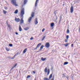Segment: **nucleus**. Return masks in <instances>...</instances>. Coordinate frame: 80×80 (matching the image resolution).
Segmentation results:
<instances>
[{
	"instance_id": "nucleus-1",
	"label": "nucleus",
	"mask_w": 80,
	"mask_h": 80,
	"mask_svg": "<svg viewBox=\"0 0 80 80\" xmlns=\"http://www.w3.org/2000/svg\"><path fill=\"white\" fill-rule=\"evenodd\" d=\"M25 14V9L24 8H22L20 11V17H23V15Z\"/></svg>"
},
{
	"instance_id": "nucleus-2",
	"label": "nucleus",
	"mask_w": 80,
	"mask_h": 80,
	"mask_svg": "<svg viewBox=\"0 0 80 80\" xmlns=\"http://www.w3.org/2000/svg\"><path fill=\"white\" fill-rule=\"evenodd\" d=\"M33 17H34V12H32L31 14V17L29 18L28 19V21L29 23H30L32 20V18H33Z\"/></svg>"
},
{
	"instance_id": "nucleus-3",
	"label": "nucleus",
	"mask_w": 80,
	"mask_h": 80,
	"mask_svg": "<svg viewBox=\"0 0 80 80\" xmlns=\"http://www.w3.org/2000/svg\"><path fill=\"white\" fill-rule=\"evenodd\" d=\"M11 3L13 4V5H14L15 6H18V4H17V2H16V0H12L11 1Z\"/></svg>"
},
{
	"instance_id": "nucleus-4",
	"label": "nucleus",
	"mask_w": 80,
	"mask_h": 80,
	"mask_svg": "<svg viewBox=\"0 0 80 80\" xmlns=\"http://www.w3.org/2000/svg\"><path fill=\"white\" fill-rule=\"evenodd\" d=\"M38 23V19H37V18H36L35 19V20L34 21V23L35 25H37Z\"/></svg>"
},
{
	"instance_id": "nucleus-5",
	"label": "nucleus",
	"mask_w": 80,
	"mask_h": 80,
	"mask_svg": "<svg viewBox=\"0 0 80 80\" xmlns=\"http://www.w3.org/2000/svg\"><path fill=\"white\" fill-rule=\"evenodd\" d=\"M45 47H46V48H49L50 47V43H49V42L47 43L45 45Z\"/></svg>"
},
{
	"instance_id": "nucleus-6",
	"label": "nucleus",
	"mask_w": 80,
	"mask_h": 80,
	"mask_svg": "<svg viewBox=\"0 0 80 80\" xmlns=\"http://www.w3.org/2000/svg\"><path fill=\"white\" fill-rule=\"evenodd\" d=\"M41 45L42 44L41 43L38 44L37 46H36V48L34 49V50H37L38 47H40Z\"/></svg>"
},
{
	"instance_id": "nucleus-7",
	"label": "nucleus",
	"mask_w": 80,
	"mask_h": 80,
	"mask_svg": "<svg viewBox=\"0 0 80 80\" xmlns=\"http://www.w3.org/2000/svg\"><path fill=\"white\" fill-rule=\"evenodd\" d=\"M23 17H21V21L20 22V23H23Z\"/></svg>"
},
{
	"instance_id": "nucleus-8",
	"label": "nucleus",
	"mask_w": 80,
	"mask_h": 80,
	"mask_svg": "<svg viewBox=\"0 0 80 80\" xmlns=\"http://www.w3.org/2000/svg\"><path fill=\"white\" fill-rule=\"evenodd\" d=\"M71 13H73V7L71 6L70 9Z\"/></svg>"
},
{
	"instance_id": "nucleus-9",
	"label": "nucleus",
	"mask_w": 80,
	"mask_h": 80,
	"mask_svg": "<svg viewBox=\"0 0 80 80\" xmlns=\"http://www.w3.org/2000/svg\"><path fill=\"white\" fill-rule=\"evenodd\" d=\"M19 32H21V31H22V27L20 25H19Z\"/></svg>"
},
{
	"instance_id": "nucleus-10",
	"label": "nucleus",
	"mask_w": 80,
	"mask_h": 80,
	"mask_svg": "<svg viewBox=\"0 0 80 80\" xmlns=\"http://www.w3.org/2000/svg\"><path fill=\"white\" fill-rule=\"evenodd\" d=\"M15 20L16 22H20V19L19 18H15Z\"/></svg>"
},
{
	"instance_id": "nucleus-11",
	"label": "nucleus",
	"mask_w": 80,
	"mask_h": 80,
	"mask_svg": "<svg viewBox=\"0 0 80 80\" xmlns=\"http://www.w3.org/2000/svg\"><path fill=\"white\" fill-rule=\"evenodd\" d=\"M7 26L9 28V30H11V29H12V28H11V26H10V24H8Z\"/></svg>"
},
{
	"instance_id": "nucleus-12",
	"label": "nucleus",
	"mask_w": 80,
	"mask_h": 80,
	"mask_svg": "<svg viewBox=\"0 0 80 80\" xmlns=\"http://www.w3.org/2000/svg\"><path fill=\"white\" fill-rule=\"evenodd\" d=\"M54 13L56 17V20H57V18H58V17H57V11H55L54 12Z\"/></svg>"
},
{
	"instance_id": "nucleus-13",
	"label": "nucleus",
	"mask_w": 80,
	"mask_h": 80,
	"mask_svg": "<svg viewBox=\"0 0 80 80\" xmlns=\"http://www.w3.org/2000/svg\"><path fill=\"white\" fill-rule=\"evenodd\" d=\"M38 0H36V3H35V7H36L37 6V3L38 2Z\"/></svg>"
},
{
	"instance_id": "nucleus-14",
	"label": "nucleus",
	"mask_w": 80,
	"mask_h": 80,
	"mask_svg": "<svg viewBox=\"0 0 80 80\" xmlns=\"http://www.w3.org/2000/svg\"><path fill=\"white\" fill-rule=\"evenodd\" d=\"M18 10L16 9L15 11V12H14V13H15V14H17V13H18Z\"/></svg>"
},
{
	"instance_id": "nucleus-15",
	"label": "nucleus",
	"mask_w": 80,
	"mask_h": 80,
	"mask_svg": "<svg viewBox=\"0 0 80 80\" xmlns=\"http://www.w3.org/2000/svg\"><path fill=\"white\" fill-rule=\"evenodd\" d=\"M44 46L43 45H42L40 47V49L39 50H42L43 49V48Z\"/></svg>"
},
{
	"instance_id": "nucleus-16",
	"label": "nucleus",
	"mask_w": 80,
	"mask_h": 80,
	"mask_svg": "<svg viewBox=\"0 0 80 80\" xmlns=\"http://www.w3.org/2000/svg\"><path fill=\"white\" fill-rule=\"evenodd\" d=\"M46 58H41V60L42 61H45V60H46Z\"/></svg>"
},
{
	"instance_id": "nucleus-17",
	"label": "nucleus",
	"mask_w": 80,
	"mask_h": 80,
	"mask_svg": "<svg viewBox=\"0 0 80 80\" xmlns=\"http://www.w3.org/2000/svg\"><path fill=\"white\" fill-rule=\"evenodd\" d=\"M17 65V64H15V65L11 68V69L12 70V69H13L15 67H16Z\"/></svg>"
},
{
	"instance_id": "nucleus-18",
	"label": "nucleus",
	"mask_w": 80,
	"mask_h": 80,
	"mask_svg": "<svg viewBox=\"0 0 80 80\" xmlns=\"http://www.w3.org/2000/svg\"><path fill=\"white\" fill-rule=\"evenodd\" d=\"M27 50V49H25L23 51V53H25Z\"/></svg>"
},
{
	"instance_id": "nucleus-19",
	"label": "nucleus",
	"mask_w": 80,
	"mask_h": 80,
	"mask_svg": "<svg viewBox=\"0 0 80 80\" xmlns=\"http://www.w3.org/2000/svg\"><path fill=\"white\" fill-rule=\"evenodd\" d=\"M28 29H29V28H28V27H27L24 28V30L26 31H27L28 30Z\"/></svg>"
},
{
	"instance_id": "nucleus-20",
	"label": "nucleus",
	"mask_w": 80,
	"mask_h": 80,
	"mask_svg": "<svg viewBox=\"0 0 80 80\" xmlns=\"http://www.w3.org/2000/svg\"><path fill=\"white\" fill-rule=\"evenodd\" d=\"M27 2H28L27 0H24V5H25V4H26V3H27Z\"/></svg>"
},
{
	"instance_id": "nucleus-21",
	"label": "nucleus",
	"mask_w": 80,
	"mask_h": 80,
	"mask_svg": "<svg viewBox=\"0 0 80 80\" xmlns=\"http://www.w3.org/2000/svg\"><path fill=\"white\" fill-rule=\"evenodd\" d=\"M51 27H53L54 26V23H52L51 24Z\"/></svg>"
},
{
	"instance_id": "nucleus-22",
	"label": "nucleus",
	"mask_w": 80,
	"mask_h": 80,
	"mask_svg": "<svg viewBox=\"0 0 80 80\" xmlns=\"http://www.w3.org/2000/svg\"><path fill=\"white\" fill-rule=\"evenodd\" d=\"M44 72H46V73H47V68H46L44 70Z\"/></svg>"
},
{
	"instance_id": "nucleus-23",
	"label": "nucleus",
	"mask_w": 80,
	"mask_h": 80,
	"mask_svg": "<svg viewBox=\"0 0 80 80\" xmlns=\"http://www.w3.org/2000/svg\"><path fill=\"white\" fill-rule=\"evenodd\" d=\"M68 64V62H64L63 65H67Z\"/></svg>"
},
{
	"instance_id": "nucleus-24",
	"label": "nucleus",
	"mask_w": 80,
	"mask_h": 80,
	"mask_svg": "<svg viewBox=\"0 0 80 80\" xmlns=\"http://www.w3.org/2000/svg\"><path fill=\"white\" fill-rule=\"evenodd\" d=\"M7 12V11L4 10H3V12L4 13V14H6Z\"/></svg>"
},
{
	"instance_id": "nucleus-25",
	"label": "nucleus",
	"mask_w": 80,
	"mask_h": 80,
	"mask_svg": "<svg viewBox=\"0 0 80 80\" xmlns=\"http://www.w3.org/2000/svg\"><path fill=\"white\" fill-rule=\"evenodd\" d=\"M52 77V74H51L49 77V79H50Z\"/></svg>"
},
{
	"instance_id": "nucleus-26",
	"label": "nucleus",
	"mask_w": 80,
	"mask_h": 80,
	"mask_svg": "<svg viewBox=\"0 0 80 80\" xmlns=\"http://www.w3.org/2000/svg\"><path fill=\"white\" fill-rule=\"evenodd\" d=\"M49 73H50V69H48V75H49Z\"/></svg>"
},
{
	"instance_id": "nucleus-27",
	"label": "nucleus",
	"mask_w": 80,
	"mask_h": 80,
	"mask_svg": "<svg viewBox=\"0 0 80 80\" xmlns=\"http://www.w3.org/2000/svg\"><path fill=\"white\" fill-rule=\"evenodd\" d=\"M64 45H65V46L66 47H67L68 46V44L67 43V44H64Z\"/></svg>"
},
{
	"instance_id": "nucleus-28",
	"label": "nucleus",
	"mask_w": 80,
	"mask_h": 80,
	"mask_svg": "<svg viewBox=\"0 0 80 80\" xmlns=\"http://www.w3.org/2000/svg\"><path fill=\"white\" fill-rule=\"evenodd\" d=\"M44 80H49V79L47 78H45L44 79Z\"/></svg>"
},
{
	"instance_id": "nucleus-29",
	"label": "nucleus",
	"mask_w": 80,
	"mask_h": 80,
	"mask_svg": "<svg viewBox=\"0 0 80 80\" xmlns=\"http://www.w3.org/2000/svg\"><path fill=\"white\" fill-rule=\"evenodd\" d=\"M45 37H46L45 36H44L43 37H42V40H44V39H45Z\"/></svg>"
},
{
	"instance_id": "nucleus-30",
	"label": "nucleus",
	"mask_w": 80,
	"mask_h": 80,
	"mask_svg": "<svg viewBox=\"0 0 80 80\" xmlns=\"http://www.w3.org/2000/svg\"><path fill=\"white\" fill-rule=\"evenodd\" d=\"M66 38H67V40H68V38H69V36H68V35L67 36Z\"/></svg>"
},
{
	"instance_id": "nucleus-31",
	"label": "nucleus",
	"mask_w": 80,
	"mask_h": 80,
	"mask_svg": "<svg viewBox=\"0 0 80 80\" xmlns=\"http://www.w3.org/2000/svg\"><path fill=\"white\" fill-rule=\"evenodd\" d=\"M67 32L68 33L70 32V31H69V29H67Z\"/></svg>"
},
{
	"instance_id": "nucleus-32",
	"label": "nucleus",
	"mask_w": 80,
	"mask_h": 80,
	"mask_svg": "<svg viewBox=\"0 0 80 80\" xmlns=\"http://www.w3.org/2000/svg\"><path fill=\"white\" fill-rule=\"evenodd\" d=\"M15 55H15L14 56V57H12L11 58V59L12 60H13V59H14V58H15Z\"/></svg>"
},
{
	"instance_id": "nucleus-33",
	"label": "nucleus",
	"mask_w": 80,
	"mask_h": 80,
	"mask_svg": "<svg viewBox=\"0 0 80 80\" xmlns=\"http://www.w3.org/2000/svg\"><path fill=\"white\" fill-rule=\"evenodd\" d=\"M62 77H65V74H62Z\"/></svg>"
},
{
	"instance_id": "nucleus-34",
	"label": "nucleus",
	"mask_w": 80,
	"mask_h": 80,
	"mask_svg": "<svg viewBox=\"0 0 80 80\" xmlns=\"http://www.w3.org/2000/svg\"><path fill=\"white\" fill-rule=\"evenodd\" d=\"M9 47H12V46H13V45H12V44H9Z\"/></svg>"
},
{
	"instance_id": "nucleus-35",
	"label": "nucleus",
	"mask_w": 80,
	"mask_h": 80,
	"mask_svg": "<svg viewBox=\"0 0 80 80\" xmlns=\"http://www.w3.org/2000/svg\"><path fill=\"white\" fill-rule=\"evenodd\" d=\"M6 50L7 51H9L10 50V49L8 48H6Z\"/></svg>"
},
{
	"instance_id": "nucleus-36",
	"label": "nucleus",
	"mask_w": 80,
	"mask_h": 80,
	"mask_svg": "<svg viewBox=\"0 0 80 80\" xmlns=\"http://www.w3.org/2000/svg\"><path fill=\"white\" fill-rule=\"evenodd\" d=\"M45 28H43L42 30V32H44V31H45Z\"/></svg>"
},
{
	"instance_id": "nucleus-37",
	"label": "nucleus",
	"mask_w": 80,
	"mask_h": 80,
	"mask_svg": "<svg viewBox=\"0 0 80 80\" xmlns=\"http://www.w3.org/2000/svg\"><path fill=\"white\" fill-rule=\"evenodd\" d=\"M18 54H19V52H17V53H16V55H15V56H16V55H18Z\"/></svg>"
},
{
	"instance_id": "nucleus-38",
	"label": "nucleus",
	"mask_w": 80,
	"mask_h": 80,
	"mask_svg": "<svg viewBox=\"0 0 80 80\" xmlns=\"http://www.w3.org/2000/svg\"><path fill=\"white\" fill-rule=\"evenodd\" d=\"M30 40H33V38H31L30 39Z\"/></svg>"
},
{
	"instance_id": "nucleus-39",
	"label": "nucleus",
	"mask_w": 80,
	"mask_h": 80,
	"mask_svg": "<svg viewBox=\"0 0 80 80\" xmlns=\"http://www.w3.org/2000/svg\"><path fill=\"white\" fill-rule=\"evenodd\" d=\"M30 75H28L27 77V78H30Z\"/></svg>"
},
{
	"instance_id": "nucleus-40",
	"label": "nucleus",
	"mask_w": 80,
	"mask_h": 80,
	"mask_svg": "<svg viewBox=\"0 0 80 80\" xmlns=\"http://www.w3.org/2000/svg\"><path fill=\"white\" fill-rule=\"evenodd\" d=\"M4 8L5 10H7L8 9V8L6 7H5Z\"/></svg>"
},
{
	"instance_id": "nucleus-41",
	"label": "nucleus",
	"mask_w": 80,
	"mask_h": 80,
	"mask_svg": "<svg viewBox=\"0 0 80 80\" xmlns=\"http://www.w3.org/2000/svg\"><path fill=\"white\" fill-rule=\"evenodd\" d=\"M68 41V39H65V42H67Z\"/></svg>"
},
{
	"instance_id": "nucleus-42",
	"label": "nucleus",
	"mask_w": 80,
	"mask_h": 80,
	"mask_svg": "<svg viewBox=\"0 0 80 80\" xmlns=\"http://www.w3.org/2000/svg\"><path fill=\"white\" fill-rule=\"evenodd\" d=\"M54 78H55V76L54 75V76H53V78H52V79H53V80H54Z\"/></svg>"
},
{
	"instance_id": "nucleus-43",
	"label": "nucleus",
	"mask_w": 80,
	"mask_h": 80,
	"mask_svg": "<svg viewBox=\"0 0 80 80\" xmlns=\"http://www.w3.org/2000/svg\"><path fill=\"white\" fill-rule=\"evenodd\" d=\"M71 45H72L71 47H73V44H72Z\"/></svg>"
},
{
	"instance_id": "nucleus-44",
	"label": "nucleus",
	"mask_w": 80,
	"mask_h": 80,
	"mask_svg": "<svg viewBox=\"0 0 80 80\" xmlns=\"http://www.w3.org/2000/svg\"><path fill=\"white\" fill-rule=\"evenodd\" d=\"M33 73L35 74V72L34 71H33L32 72Z\"/></svg>"
},
{
	"instance_id": "nucleus-45",
	"label": "nucleus",
	"mask_w": 80,
	"mask_h": 80,
	"mask_svg": "<svg viewBox=\"0 0 80 80\" xmlns=\"http://www.w3.org/2000/svg\"><path fill=\"white\" fill-rule=\"evenodd\" d=\"M53 68L52 67L51 68V70H53Z\"/></svg>"
},
{
	"instance_id": "nucleus-46",
	"label": "nucleus",
	"mask_w": 80,
	"mask_h": 80,
	"mask_svg": "<svg viewBox=\"0 0 80 80\" xmlns=\"http://www.w3.org/2000/svg\"><path fill=\"white\" fill-rule=\"evenodd\" d=\"M16 35H18V32H16Z\"/></svg>"
},
{
	"instance_id": "nucleus-47",
	"label": "nucleus",
	"mask_w": 80,
	"mask_h": 80,
	"mask_svg": "<svg viewBox=\"0 0 80 80\" xmlns=\"http://www.w3.org/2000/svg\"><path fill=\"white\" fill-rule=\"evenodd\" d=\"M79 32H80V27L79 29Z\"/></svg>"
},
{
	"instance_id": "nucleus-48",
	"label": "nucleus",
	"mask_w": 80,
	"mask_h": 80,
	"mask_svg": "<svg viewBox=\"0 0 80 80\" xmlns=\"http://www.w3.org/2000/svg\"><path fill=\"white\" fill-rule=\"evenodd\" d=\"M66 78H67V79H68V77H66Z\"/></svg>"
},
{
	"instance_id": "nucleus-49",
	"label": "nucleus",
	"mask_w": 80,
	"mask_h": 80,
	"mask_svg": "<svg viewBox=\"0 0 80 80\" xmlns=\"http://www.w3.org/2000/svg\"><path fill=\"white\" fill-rule=\"evenodd\" d=\"M63 6H64V5H65V4H63Z\"/></svg>"
},
{
	"instance_id": "nucleus-50",
	"label": "nucleus",
	"mask_w": 80,
	"mask_h": 80,
	"mask_svg": "<svg viewBox=\"0 0 80 80\" xmlns=\"http://www.w3.org/2000/svg\"><path fill=\"white\" fill-rule=\"evenodd\" d=\"M35 80H36V79H35Z\"/></svg>"
}]
</instances>
